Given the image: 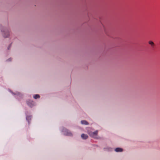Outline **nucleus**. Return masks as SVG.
Returning <instances> with one entry per match:
<instances>
[{
  "label": "nucleus",
  "instance_id": "f03ea898",
  "mask_svg": "<svg viewBox=\"0 0 160 160\" xmlns=\"http://www.w3.org/2000/svg\"><path fill=\"white\" fill-rule=\"evenodd\" d=\"M98 133V131L96 130L94 132H90L89 134L91 137L94 138H96Z\"/></svg>",
  "mask_w": 160,
  "mask_h": 160
},
{
  "label": "nucleus",
  "instance_id": "9b49d317",
  "mask_svg": "<svg viewBox=\"0 0 160 160\" xmlns=\"http://www.w3.org/2000/svg\"><path fill=\"white\" fill-rule=\"evenodd\" d=\"M30 116L28 117L27 118V119L28 118H30Z\"/></svg>",
  "mask_w": 160,
  "mask_h": 160
},
{
  "label": "nucleus",
  "instance_id": "0eeeda50",
  "mask_svg": "<svg viewBox=\"0 0 160 160\" xmlns=\"http://www.w3.org/2000/svg\"><path fill=\"white\" fill-rule=\"evenodd\" d=\"M81 123L82 124L88 125V122L85 120H82L81 121Z\"/></svg>",
  "mask_w": 160,
  "mask_h": 160
},
{
  "label": "nucleus",
  "instance_id": "423d86ee",
  "mask_svg": "<svg viewBox=\"0 0 160 160\" xmlns=\"http://www.w3.org/2000/svg\"><path fill=\"white\" fill-rule=\"evenodd\" d=\"M122 151V149L120 148H117L115 149V151L116 152H121Z\"/></svg>",
  "mask_w": 160,
  "mask_h": 160
},
{
  "label": "nucleus",
  "instance_id": "1a4fd4ad",
  "mask_svg": "<svg viewBox=\"0 0 160 160\" xmlns=\"http://www.w3.org/2000/svg\"><path fill=\"white\" fill-rule=\"evenodd\" d=\"M148 43L152 46H153L154 45V43L152 41H149Z\"/></svg>",
  "mask_w": 160,
  "mask_h": 160
},
{
  "label": "nucleus",
  "instance_id": "7ed1b4c3",
  "mask_svg": "<svg viewBox=\"0 0 160 160\" xmlns=\"http://www.w3.org/2000/svg\"><path fill=\"white\" fill-rule=\"evenodd\" d=\"M64 134L68 136H72V133L69 130H68L67 129H66L64 131Z\"/></svg>",
  "mask_w": 160,
  "mask_h": 160
},
{
  "label": "nucleus",
  "instance_id": "f257e3e1",
  "mask_svg": "<svg viewBox=\"0 0 160 160\" xmlns=\"http://www.w3.org/2000/svg\"><path fill=\"white\" fill-rule=\"evenodd\" d=\"M1 32H2V35L4 37H8L9 36V32L8 30L5 29L3 31L2 30Z\"/></svg>",
  "mask_w": 160,
  "mask_h": 160
},
{
  "label": "nucleus",
  "instance_id": "9d476101",
  "mask_svg": "<svg viewBox=\"0 0 160 160\" xmlns=\"http://www.w3.org/2000/svg\"><path fill=\"white\" fill-rule=\"evenodd\" d=\"M11 46V45H10L9 46V47H8V49H9V48H10V47Z\"/></svg>",
  "mask_w": 160,
  "mask_h": 160
},
{
  "label": "nucleus",
  "instance_id": "39448f33",
  "mask_svg": "<svg viewBox=\"0 0 160 160\" xmlns=\"http://www.w3.org/2000/svg\"><path fill=\"white\" fill-rule=\"evenodd\" d=\"M81 136L82 138L84 139H87L88 138V136L87 135L84 134H82Z\"/></svg>",
  "mask_w": 160,
  "mask_h": 160
},
{
  "label": "nucleus",
  "instance_id": "20e7f679",
  "mask_svg": "<svg viewBox=\"0 0 160 160\" xmlns=\"http://www.w3.org/2000/svg\"><path fill=\"white\" fill-rule=\"evenodd\" d=\"M27 103L31 107H32L34 105V102L32 101H27Z\"/></svg>",
  "mask_w": 160,
  "mask_h": 160
},
{
  "label": "nucleus",
  "instance_id": "6e6552de",
  "mask_svg": "<svg viewBox=\"0 0 160 160\" xmlns=\"http://www.w3.org/2000/svg\"><path fill=\"white\" fill-rule=\"evenodd\" d=\"M33 98L35 99H37V98H40V96L38 94H36L33 96Z\"/></svg>",
  "mask_w": 160,
  "mask_h": 160
}]
</instances>
